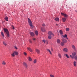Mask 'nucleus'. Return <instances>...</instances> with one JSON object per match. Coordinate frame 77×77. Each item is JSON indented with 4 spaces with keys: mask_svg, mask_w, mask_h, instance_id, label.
<instances>
[{
    "mask_svg": "<svg viewBox=\"0 0 77 77\" xmlns=\"http://www.w3.org/2000/svg\"><path fill=\"white\" fill-rule=\"evenodd\" d=\"M4 32H5L7 34V37H9L10 35H9V31L7 29H4Z\"/></svg>",
    "mask_w": 77,
    "mask_h": 77,
    "instance_id": "nucleus-1",
    "label": "nucleus"
},
{
    "mask_svg": "<svg viewBox=\"0 0 77 77\" xmlns=\"http://www.w3.org/2000/svg\"><path fill=\"white\" fill-rule=\"evenodd\" d=\"M28 21L29 25L31 27V29H33V25L32 24V21H31V20H30V19L28 18Z\"/></svg>",
    "mask_w": 77,
    "mask_h": 77,
    "instance_id": "nucleus-2",
    "label": "nucleus"
},
{
    "mask_svg": "<svg viewBox=\"0 0 77 77\" xmlns=\"http://www.w3.org/2000/svg\"><path fill=\"white\" fill-rule=\"evenodd\" d=\"M41 30L43 32H45V29L44 27H42L41 28Z\"/></svg>",
    "mask_w": 77,
    "mask_h": 77,
    "instance_id": "nucleus-3",
    "label": "nucleus"
},
{
    "mask_svg": "<svg viewBox=\"0 0 77 77\" xmlns=\"http://www.w3.org/2000/svg\"><path fill=\"white\" fill-rule=\"evenodd\" d=\"M48 34L49 35H52L53 36H54V35L53 34V33H52V32H51V31H49L48 33Z\"/></svg>",
    "mask_w": 77,
    "mask_h": 77,
    "instance_id": "nucleus-4",
    "label": "nucleus"
},
{
    "mask_svg": "<svg viewBox=\"0 0 77 77\" xmlns=\"http://www.w3.org/2000/svg\"><path fill=\"white\" fill-rule=\"evenodd\" d=\"M35 51L37 53H38V54H39V53H40V51L38 49H36Z\"/></svg>",
    "mask_w": 77,
    "mask_h": 77,
    "instance_id": "nucleus-5",
    "label": "nucleus"
},
{
    "mask_svg": "<svg viewBox=\"0 0 77 77\" xmlns=\"http://www.w3.org/2000/svg\"><path fill=\"white\" fill-rule=\"evenodd\" d=\"M62 36L63 38H66V39H68V37L66 34H65L64 35H63Z\"/></svg>",
    "mask_w": 77,
    "mask_h": 77,
    "instance_id": "nucleus-6",
    "label": "nucleus"
},
{
    "mask_svg": "<svg viewBox=\"0 0 77 77\" xmlns=\"http://www.w3.org/2000/svg\"><path fill=\"white\" fill-rule=\"evenodd\" d=\"M57 42L58 44H60V40L59 39H57Z\"/></svg>",
    "mask_w": 77,
    "mask_h": 77,
    "instance_id": "nucleus-7",
    "label": "nucleus"
},
{
    "mask_svg": "<svg viewBox=\"0 0 77 77\" xmlns=\"http://www.w3.org/2000/svg\"><path fill=\"white\" fill-rule=\"evenodd\" d=\"M63 51H65L66 52H68V49L66 48H64L63 49Z\"/></svg>",
    "mask_w": 77,
    "mask_h": 77,
    "instance_id": "nucleus-8",
    "label": "nucleus"
},
{
    "mask_svg": "<svg viewBox=\"0 0 77 77\" xmlns=\"http://www.w3.org/2000/svg\"><path fill=\"white\" fill-rule=\"evenodd\" d=\"M30 35L32 36H35V34L33 32H30Z\"/></svg>",
    "mask_w": 77,
    "mask_h": 77,
    "instance_id": "nucleus-9",
    "label": "nucleus"
},
{
    "mask_svg": "<svg viewBox=\"0 0 77 77\" xmlns=\"http://www.w3.org/2000/svg\"><path fill=\"white\" fill-rule=\"evenodd\" d=\"M63 43H66L67 42V41L65 39H63Z\"/></svg>",
    "mask_w": 77,
    "mask_h": 77,
    "instance_id": "nucleus-10",
    "label": "nucleus"
},
{
    "mask_svg": "<svg viewBox=\"0 0 77 77\" xmlns=\"http://www.w3.org/2000/svg\"><path fill=\"white\" fill-rule=\"evenodd\" d=\"M27 49L29 51H30V52H32V49L28 47Z\"/></svg>",
    "mask_w": 77,
    "mask_h": 77,
    "instance_id": "nucleus-11",
    "label": "nucleus"
},
{
    "mask_svg": "<svg viewBox=\"0 0 77 77\" xmlns=\"http://www.w3.org/2000/svg\"><path fill=\"white\" fill-rule=\"evenodd\" d=\"M23 64L25 66H26V68H27V64H26V63H23Z\"/></svg>",
    "mask_w": 77,
    "mask_h": 77,
    "instance_id": "nucleus-12",
    "label": "nucleus"
},
{
    "mask_svg": "<svg viewBox=\"0 0 77 77\" xmlns=\"http://www.w3.org/2000/svg\"><path fill=\"white\" fill-rule=\"evenodd\" d=\"M27 58L29 61H32V58L30 57H29L28 58Z\"/></svg>",
    "mask_w": 77,
    "mask_h": 77,
    "instance_id": "nucleus-13",
    "label": "nucleus"
},
{
    "mask_svg": "<svg viewBox=\"0 0 77 77\" xmlns=\"http://www.w3.org/2000/svg\"><path fill=\"white\" fill-rule=\"evenodd\" d=\"M73 64H74V66H76V65L77 64V63H76V62H75V61H74V62H73Z\"/></svg>",
    "mask_w": 77,
    "mask_h": 77,
    "instance_id": "nucleus-14",
    "label": "nucleus"
},
{
    "mask_svg": "<svg viewBox=\"0 0 77 77\" xmlns=\"http://www.w3.org/2000/svg\"><path fill=\"white\" fill-rule=\"evenodd\" d=\"M55 21H59V19L57 17L55 19Z\"/></svg>",
    "mask_w": 77,
    "mask_h": 77,
    "instance_id": "nucleus-15",
    "label": "nucleus"
},
{
    "mask_svg": "<svg viewBox=\"0 0 77 77\" xmlns=\"http://www.w3.org/2000/svg\"><path fill=\"white\" fill-rule=\"evenodd\" d=\"M14 54H15V55H16V56H17V55H18V52L14 51Z\"/></svg>",
    "mask_w": 77,
    "mask_h": 77,
    "instance_id": "nucleus-16",
    "label": "nucleus"
},
{
    "mask_svg": "<svg viewBox=\"0 0 77 77\" xmlns=\"http://www.w3.org/2000/svg\"><path fill=\"white\" fill-rule=\"evenodd\" d=\"M5 20L8 21V17H5Z\"/></svg>",
    "mask_w": 77,
    "mask_h": 77,
    "instance_id": "nucleus-17",
    "label": "nucleus"
},
{
    "mask_svg": "<svg viewBox=\"0 0 77 77\" xmlns=\"http://www.w3.org/2000/svg\"><path fill=\"white\" fill-rule=\"evenodd\" d=\"M35 33L36 35H38V31H36L35 32Z\"/></svg>",
    "mask_w": 77,
    "mask_h": 77,
    "instance_id": "nucleus-18",
    "label": "nucleus"
},
{
    "mask_svg": "<svg viewBox=\"0 0 77 77\" xmlns=\"http://www.w3.org/2000/svg\"><path fill=\"white\" fill-rule=\"evenodd\" d=\"M72 47L74 50H75V46H74V45H73L72 46Z\"/></svg>",
    "mask_w": 77,
    "mask_h": 77,
    "instance_id": "nucleus-19",
    "label": "nucleus"
},
{
    "mask_svg": "<svg viewBox=\"0 0 77 77\" xmlns=\"http://www.w3.org/2000/svg\"><path fill=\"white\" fill-rule=\"evenodd\" d=\"M64 55V56H66L67 58H69V57L68 54H65Z\"/></svg>",
    "mask_w": 77,
    "mask_h": 77,
    "instance_id": "nucleus-20",
    "label": "nucleus"
},
{
    "mask_svg": "<svg viewBox=\"0 0 77 77\" xmlns=\"http://www.w3.org/2000/svg\"><path fill=\"white\" fill-rule=\"evenodd\" d=\"M63 21L65 22L66 21V19L65 18H62Z\"/></svg>",
    "mask_w": 77,
    "mask_h": 77,
    "instance_id": "nucleus-21",
    "label": "nucleus"
},
{
    "mask_svg": "<svg viewBox=\"0 0 77 77\" xmlns=\"http://www.w3.org/2000/svg\"><path fill=\"white\" fill-rule=\"evenodd\" d=\"M60 33L61 35H63V32H62V31L61 30H60Z\"/></svg>",
    "mask_w": 77,
    "mask_h": 77,
    "instance_id": "nucleus-22",
    "label": "nucleus"
},
{
    "mask_svg": "<svg viewBox=\"0 0 77 77\" xmlns=\"http://www.w3.org/2000/svg\"><path fill=\"white\" fill-rule=\"evenodd\" d=\"M61 45V46H63L64 45V43L63 42H61L60 43Z\"/></svg>",
    "mask_w": 77,
    "mask_h": 77,
    "instance_id": "nucleus-23",
    "label": "nucleus"
},
{
    "mask_svg": "<svg viewBox=\"0 0 77 77\" xmlns=\"http://www.w3.org/2000/svg\"><path fill=\"white\" fill-rule=\"evenodd\" d=\"M48 38L49 39H51V35H49L48 36Z\"/></svg>",
    "mask_w": 77,
    "mask_h": 77,
    "instance_id": "nucleus-24",
    "label": "nucleus"
},
{
    "mask_svg": "<svg viewBox=\"0 0 77 77\" xmlns=\"http://www.w3.org/2000/svg\"><path fill=\"white\" fill-rule=\"evenodd\" d=\"M47 51H49L51 54H52L51 52V51H50V49H47Z\"/></svg>",
    "mask_w": 77,
    "mask_h": 77,
    "instance_id": "nucleus-25",
    "label": "nucleus"
},
{
    "mask_svg": "<svg viewBox=\"0 0 77 77\" xmlns=\"http://www.w3.org/2000/svg\"><path fill=\"white\" fill-rule=\"evenodd\" d=\"M58 55L59 56V57L60 58V59H61V57H62V56H61V55L60 54H58Z\"/></svg>",
    "mask_w": 77,
    "mask_h": 77,
    "instance_id": "nucleus-26",
    "label": "nucleus"
},
{
    "mask_svg": "<svg viewBox=\"0 0 77 77\" xmlns=\"http://www.w3.org/2000/svg\"><path fill=\"white\" fill-rule=\"evenodd\" d=\"M1 34L3 37H4V33L3 32H1Z\"/></svg>",
    "mask_w": 77,
    "mask_h": 77,
    "instance_id": "nucleus-27",
    "label": "nucleus"
},
{
    "mask_svg": "<svg viewBox=\"0 0 77 77\" xmlns=\"http://www.w3.org/2000/svg\"><path fill=\"white\" fill-rule=\"evenodd\" d=\"M11 56L13 57H14V56H15V53L14 52L13 53L11 54Z\"/></svg>",
    "mask_w": 77,
    "mask_h": 77,
    "instance_id": "nucleus-28",
    "label": "nucleus"
},
{
    "mask_svg": "<svg viewBox=\"0 0 77 77\" xmlns=\"http://www.w3.org/2000/svg\"><path fill=\"white\" fill-rule=\"evenodd\" d=\"M66 30L67 31H69V28H67L66 29Z\"/></svg>",
    "mask_w": 77,
    "mask_h": 77,
    "instance_id": "nucleus-29",
    "label": "nucleus"
},
{
    "mask_svg": "<svg viewBox=\"0 0 77 77\" xmlns=\"http://www.w3.org/2000/svg\"><path fill=\"white\" fill-rule=\"evenodd\" d=\"M34 63H36V60L35 59L33 61Z\"/></svg>",
    "mask_w": 77,
    "mask_h": 77,
    "instance_id": "nucleus-30",
    "label": "nucleus"
},
{
    "mask_svg": "<svg viewBox=\"0 0 77 77\" xmlns=\"http://www.w3.org/2000/svg\"><path fill=\"white\" fill-rule=\"evenodd\" d=\"M2 64L3 65H6V63L5 62V61H3L2 62Z\"/></svg>",
    "mask_w": 77,
    "mask_h": 77,
    "instance_id": "nucleus-31",
    "label": "nucleus"
},
{
    "mask_svg": "<svg viewBox=\"0 0 77 77\" xmlns=\"http://www.w3.org/2000/svg\"><path fill=\"white\" fill-rule=\"evenodd\" d=\"M64 17H68V15H66V14H64L63 15Z\"/></svg>",
    "mask_w": 77,
    "mask_h": 77,
    "instance_id": "nucleus-32",
    "label": "nucleus"
},
{
    "mask_svg": "<svg viewBox=\"0 0 77 77\" xmlns=\"http://www.w3.org/2000/svg\"><path fill=\"white\" fill-rule=\"evenodd\" d=\"M3 44H4V45H7V44H6V43L5 42H3Z\"/></svg>",
    "mask_w": 77,
    "mask_h": 77,
    "instance_id": "nucleus-33",
    "label": "nucleus"
},
{
    "mask_svg": "<svg viewBox=\"0 0 77 77\" xmlns=\"http://www.w3.org/2000/svg\"><path fill=\"white\" fill-rule=\"evenodd\" d=\"M29 42H30V43H32V40H30V39H29Z\"/></svg>",
    "mask_w": 77,
    "mask_h": 77,
    "instance_id": "nucleus-34",
    "label": "nucleus"
},
{
    "mask_svg": "<svg viewBox=\"0 0 77 77\" xmlns=\"http://www.w3.org/2000/svg\"><path fill=\"white\" fill-rule=\"evenodd\" d=\"M42 26L43 27H45V24L44 23H43L42 25Z\"/></svg>",
    "mask_w": 77,
    "mask_h": 77,
    "instance_id": "nucleus-35",
    "label": "nucleus"
},
{
    "mask_svg": "<svg viewBox=\"0 0 77 77\" xmlns=\"http://www.w3.org/2000/svg\"><path fill=\"white\" fill-rule=\"evenodd\" d=\"M23 54H24L25 56H26V55H27V53H26L24 52Z\"/></svg>",
    "mask_w": 77,
    "mask_h": 77,
    "instance_id": "nucleus-36",
    "label": "nucleus"
},
{
    "mask_svg": "<svg viewBox=\"0 0 77 77\" xmlns=\"http://www.w3.org/2000/svg\"><path fill=\"white\" fill-rule=\"evenodd\" d=\"M43 42H44L45 43V42H46V41H45V40H43V41H42Z\"/></svg>",
    "mask_w": 77,
    "mask_h": 77,
    "instance_id": "nucleus-37",
    "label": "nucleus"
},
{
    "mask_svg": "<svg viewBox=\"0 0 77 77\" xmlns=\"http://www.w3.org/2000/svg\"><path fill=\"white\" fill-rule=\"evenodd\" d=\"M50 76L51 77H54V76L53 75H51Z\"/></svg>",
    "mask_w": 77,
    "mask_h": 77,
    "instance_id": "nucleus-38",
    "label": "nucleus"
},
{
    "mask_svg": "<svg viewBox=\"0 0 77 77\" xmlns=\"http://www.w3.org/2000/svg\"><path fill=\"white\" fill-rule=\"evenodd\" d=\"M11 26L12 27V28L13 29H14L15 27H14V26L13 25H12Z\"/></svg>",
    "mask_w": 77,
    "mask_h": 77,
    "instance_id": "nucleus-39",
    "label": "nucleus"
},
{
    "mask_svg": "<svg viewBox=\"0 0 77 77\" xmlns=\"http://www.w3.org/2000/svg\"><path fill=\"white\" fill-rule=\"evenodd\" d=\"M36 38H32L33 41H35L36 40Z\"/></svg>",
    "mask_w": 77,
    "mask_h": 77,
    "instance_id": "nucleus-40",
    "label": "nucleus"
},
{
    "mask_svg": "<svg viewBox=\"0 0 77 77\" xmlns=\"http://www.w3.org/2000/svg\"><path fill=\"white\" fill-rule=\"evenodd\" d=\"M14 48H15V49H16V50H17L18 49L17 47L15 46H14Z\"/></svg>",
    "mask_w": 77,
    "mask_h": 77,
    "instance_id": "nucleus-41",
    "label": "nucleus"
},
{
    "mask_svg": "<svg viewBox=\"0 0 77 77\" xmlns=\"http://www.w3.org/2000/svg\"><path fill=\"white\" fill-rule=\"evenodd\" d=\"M70 57H71L72 58V59H74V57H72V55H70Z\"/></svg>",
    "mask_w": 77,
    "mask_h": 77,
    "instance_id": "nucleus-42",
    "label": "nucleus"
},
{
    "mask_svg": "<svg viewBox=\"0 0 77 77\" xmlns=\"http://www.w3.org/2000/svg\"><path fill=\"white\" fill-rule=\"evenodd\" d=\"M51 50L52 51H53V49L52 48H51Z\"/></svg>",
    "mask_w": 77,
    "mask_h": 77,
    "instance_id": "nucleus-43",
    "label": "nucleus"
},
{
    "mask_svg": "<svg viewBox=\"0 0 77 77\" xmlns=\"http://www.w3.org/2000/svg\"><path fill=\"white\" fill-rule=\"evenodd\" d=\"M61 14H62V15H64V14H64V13H61Z\"/></svg>",
    "mask_w": 77,
    "mask_h": 77,
    "instance_id": "nucleus-44",
    "label": "nucleus"
},
{
    "mask_svg": "<svg viewBox=\"0 0 77 77\" xmlns=\"http://www.w3.org/2000/svg\"><path fill=\"white\" fill-rule=\"evenodd\" d=\"M48 42H47V44H48Z\"/></svg>",
    "mask_w": 77,
    "mask_h": 77,
    "instance_id": "nucleus-45",
    "label": "nucleus"
},
{
    "mask_svg": "<svg viewBox=\"0 0 77 77\" xmlns=\"http://www.w3.org/2000/svg\"><path fill=\"white\" fill-rule=\"evenodd\" d=\"M58 24H56V26H58Z\"/></svg>",
    "mask_w": 77,
    "mask_h": 77,
    "instance_id": "nucleus-46",
    "label": "nucleus"
},
{
    "mask_svg": "<svg viewBox=\"0 0 77 77\" xmlns=\"http://www.w3.org/2000/svg\"><path fill=\"white\" fill-rule=\"evenodd\" d=\"M75 12H77V11H75Z\"/></svg>",
    "mask_w": 77,
    "mask_h": 77,
    "instance_id": "nucleus-47",
    "label": "nucleus"
}]
</instances>
